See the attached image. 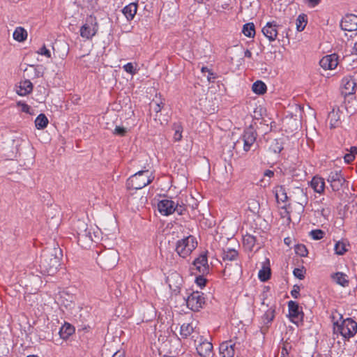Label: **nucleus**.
<instances>
[{
  "label": "nucleus",
  "instance_id": "60",
  "mask_svg": "<svg viewBox=\"0 0 357 357\" xmlns=\"http://www.w3.org/2000/svg\"><path fill=\"white\" fill-rule=\"evenodd\" d=\"M244 56L248 58L252 57V52L249 50H246L244 53Z\"/></svg>",
  "mask_w": 357,
  "mask_h": 357
},
{
  "label": "nucleus",
  "instance_id": "64",
  "mask_svg": "<svg viewBox=\"0 0 357 357\" xmlns=\"http://www.w3.org/2000/svg\"><path fill=\"white\" fill-rule=\"evenodd\" d=\"M353 77H356V86H357V70L355 71L354 75H352Z\"/></svg>",
  "mask_w": 357,
  "mask_h": 357
},
{
  "label": "nucleus",
  "instance_id": "20",
  "mask_svg": "<svg viewBox=\"0 0 357 357\" xmlns=\"http://www.w3.org/2000/svg\"><path fill=\"white\" fill-rule=\"evenodd\" d=\"M235 343L231 340L225 341L220 344L219 350L222 357H233L235 354Z\"/></svg>",
  "mask_w": 357,
  "mask_h": 357
},
{
  "label": "nucleus",
  "instance_id": "43",
  "mask_svg": "<svg viewBox=\"0 0 357 357\" xmlns=\"http://www.w3.org/2000/svg\"><path fill=\"white\" fill-rule=\"evenodd\" d=\"M17 106L21 108V111L22 112H24V113L29 114H32L31 108L26 103L22 102V101H19L17 102Z\"/></svg>",
  "mask_w": 357,
  "mask_h": 357
},
{
  "label": "nucleus",
  "instance_id": "4",
  "mask_svg": "<svg viewBox=\"0 0 357 357\" xmlns=\"http://www.w3.org/2000/svg\"><path fill=\"white\" fill-rule=\"evenodd\" d=\"M98 22L93 15H89L86 18L85 22L79 29L82 38L86 40H91L98 33Z\"/></svg>",
  "mask_w": 357,
  "mask_h": 357
},
{
  "label": "nucleus",
  "instance_id": "18",
  "mask_svg": "<svg viewBox=\"0 0 357 357\" xmlns=\"http://www.w3.org/2000/svg\"><path fill=\"white\" fill-rule=\"evenodd\" d=\"M294 201L303 207H304L308 202V197L306 190L300 187H296L294 189L291 195Z\"/></svg>",
  "mask_w": 357,
  "mask_h": 357
},
{
  "label": "nucleus",
  "instance_id": "40",
  "mask_svg": "<svg viewBox=\"0 0 357 357\" xmlns=\"http://www.w3.org/2000/svg\"><path fill=\"white\" fill-rule=\"evenodd\" d=\"M282 149V143L278 139H274L270 146V150L275 153H279Z\"/></svg>",
  "mask_w": 357,
  "mask_h": 357
},
{
  "label": "nucleus",
  "instance_id": "46",
  "mask_svg": "<svg viewBox=\"0 0 357 357\" xmlns=\"http://www.w3.org/2000/svg\"><path fill=\"white\" fill-rule=\"evenodd\" d=\"M305 273V271L303 268H295L293 271L294 275L300 280H302L304 278Z\"/></svg>",
  "mask_w": 357,
  "mask_h": 357
},
{
  "label": "nucleus",
  "instance_id": "17",
  "mask_svg": "<svg viewBox=\"0 0 357 357\" xmlns=\"http://www.w3.org/2000/svg\"><path fill=\"white\" fill-rule=\"evenodd\" d=\"M174 202L162 199L158 202V211L163 215H169L175 212Z\"/></svg>",
  "mask_w": 357,
  "mask_h": 357
},
{
  "label": "nucleus",
  "instance_id": "14",
  "mask_svg": "<svg viewBox=\"0 0 357 357\" xmlns=\"http://www.w3.org/2000/svg\"><path fill=\"white\" fill-rule=\"evenodd\" d=\"M319 64L324 70H333L338 65V56L335 54L326 55L320 60Z\"/></svg>",
  "mask_w": 357,
  "mask_h": 357
},
{
  "label": "nucleus",
  "instance_id": "51",
  "mask_svg": "<svg viewBox=\"0 0 357 357\" xmlns=\"http://www.w3.org/2000/svg\"><path fill=\"white\" fill-rule=\"evenodd\" d=\"M355 157L356 156L354 155H353V153H346L344 156V162L347 164H349L352 161H354V160L355 159Z\"/></svg>",
  "mask_w": 357,
  "mask_h": 357
},
{
  "label": "nucleus",
  "instance_id": "19",
  "mask_svg": "<svg viewBox=\"0 0 357 357\" xmlns=\"http://www.w3.org/2000/svg\"><path fill=\"white\" fill-rule=\"evenodd\" d=\"M196 349L197 353L201 356L208 357L213 353V344L207 340H202L201 338Z\"/></svg>",
  "mask_w": 357,
  "mask_h": 357
},
{
  "label": "nucleus",
  "instance_id": "37",
  "mask_svg": "<svg viewBox=\"0 0 357 357\" xmlns=\"http://www.w3.org/2000/svg\"><path fill=\"white\" fill-rule=\"evenodd\" d=\"M271 276V269L268 267H263L258 273V277L262 282H265L269 279Z\"/></svg>",
  "mask_w": 357,
  "mask_h": 357
},
{
  "label": "nucleus",
  "instance_id": "35",
  "mask_svg": "<svg viewBox=\"0 0 357 357\" xmlns=\"http://www.w3.org/2000/svg\"><path fill=\"white\" fill-rule=\"evenodd\" d=\"M173 130L174 132L173 138L175 142H179L182 139L183 127L179 123L173 125Z\"/></svg>",
  "mask_w": 357,
  "mask_h": 357
},
{
  "label": "nucleus",
  "instance_id": "22",
  "mask_svg": "<svg viewBox=\"0 0 357 357\" xmlns=\"http://www.w3.org/2000/svg\"><path fill=\"white\" fill-rule=\"evenodd\" d=\"M33 91V84L28 80L21 81L17 87V93L21 96H26L31 93Z\"/></svg>",
  "mask_w": 357,
  "mask_h": 357
},
{
  "label": "nucleus",
  "instance_id": "38",
  "mask_svg": "<svg viewBox=\"0 0 357 357\" xmlns=\"http://www.w3.org/2000/svg\"><path fill=\"white\" fill-rule=\"evenodd\" d=\"M137 63H128L127 64L124 65L123 66V70L130 74V75H135L137 71H138V68H137Z\"/></svg>",
  "mask_w": 357,
  "mask_h": 357
},
{
  "label": "nucleus",
  "instance_id": "3",
  "mask_svg": "<svg viewBox=\"0 0 357 357\" xmlns=\"http://www.w3.org/2000/svg\"><path fill=\"white\" fill-rule=\"evenodd\" d=\"M197 246V242L195 237L190 235L177 241L176 251L180 257L185 258L191 254Z\"/></svg>",
  "mask_w": 357,
  "mask_h": 357
},
{
  "label": "nucleus",
  "instance_id": "55",
  "mask_svg": "<svg viewBox=\"0 0 357 357\" xmlns=\"http://www.w3.org/2000/svg\"><path fill=\"white\" fill-rule=\"evenodd\" d=\"M305 1L307 3L308 6L312 8L315 7L321 2V0H305Z\"/></svg>",
  "mask_w": 357,
  "mask_h": 357
},
{
  "label": "nucleus",
  "instance_id": "45",
  "mask_svg": "<svg viewBox=\"0 0 357 357\" xmlns=\"http://www.w3.org/2000/svg\"><path fill=\"white\" fill-rule=\"evenodd\" d=\"M169 345H170V343L168 341H165L162 344L161 347L158 349L159 351L158 354L160 356V357H173V356H168L166 354H162V349L163 350V351H165V348L169 347Z\"/></svg>",
  "mask_w": 357,
  "mask_h": 357
},
{
  "label": "nucleus",
  "instance_id": "42",
  "mask_svg": "<svg viewBox=\"0 0 357 357\" xmlns=\"http://www.w3.org/2000/svg\"><path fill=\"white\" fill-rule=\"evenodd\" d=\"M295 252L301 257H305L307 255V250L304 245H296L295 246Z\"/></svg>",
  "mask_w": 357,
  "mask_h": 357
},
{
  "label": "nucleus",
  "instance_id": "1",
  "mask_svg": "<svg viewBox=\"0 0 357 357\" xmlns=\"http://www.w3.org/2000/svg\"><path fill=\"white\" fill-rule=\"evenodd\" d=\"M333 331L341 335L344 338L349 339L357 333V323L351 318L337 321L333 323Z\"/></svg>",
  "mask_w": 357,
  "mask_h": 357
},
{
  "label": "nucleus",
  "instance_id": "33",
  "mask_svg": "<svg viewBox=\"0 0 357 357\" xmlns=\"http://www.w3.org/2000/svg\"><path fill=\"white\" fill-rule=\"evenodd\" d=\"M307 24V16L305 14L299 15L296 20V29L302 31Z\"/></svg>",
  "mask_w": 357,
  "mask_h": 357
},
{
  "label": "nucleus",
  "instance_id": "2",
  "mask_svg": "<svg viewBox=\"0 0 357 357\" xmlns=\"http://www.w3.org/2000/svg\"><path fill=\"white\" fill-rule=\"evenodd\" d=\"M154 177H151L148 170L139 171L131 176L126 182L127 188L129 190L142 189L149 184Z\"/></svg>",
  "mask_w": 357,
  "mask_h": 357
},
{
  "label": "nucleus",
  "instance_id": "10",
  "mask_svg": "<svg viewBox=\"0 0 357 357\" xmlns=\"http://www.w3.org/2000/svg\"><path fill=\"white\" fill-rule=\"evenodd\" d=\"M166 282L173 293L177 294L183 284V278L179 273L176 271L171 272L166 277Z\"/></svg>",
  "mask_w": 357,
  "mask_h": 357
},
{
  "label": "nucleus",
  "instance_id": "8",
  "mask_svg": "<svg viewBox=\"0 0 357 357\" xmlns=\"http://www.w3.org/2000/svg\"><path fill=\"white\" fill-rule=\"evenodd\" d=\"M187 306L193 311H198L205 303L203 294L199 291H193L185 300Z\"/></svg>",
  "mask_w": 357,
  "mask_h": 357
},
{
  "label": "nucleus",
  "instance_id": "9",
  "mask_svg": "<svg viewBox=\"0 0 357 357\" xmlns=\"http://www.w3.org/2000/svg\"><path fill=\"white\" fill-rule=\"evenodd\" d=\"M268 309L261 317V332L265 334L270 326V324L275 318V306L273 304H267Z\"/></svg>",
  "mask_w": 357,
  "mask_h": 357
},
{
  "label": "nucleus",
  "instance_id": "32",
  "mask_svg": "<svg viewBox=\"0 0 357 357\" xmlns=\"http://www.w3.org/2000/svg\"><path fill=\"white\" fill-rule=\"evenodd\" d=\"M238 256V252L234 249H227L224 250L222 252V259L224 261H233L236 259Z\"/></svg>",
  "mask_w": 357,
  "mask_h": 357
},
{
  "label": "nucleus",
  "instance_id": "56",
  "mask_svg": "<svg viewBox=\"0 0 357 357\" xmlns=\"http://www.w3.org/2000/svg\"><path fill=\"white\" fill-rule=\"evenodd\" d=\"M244 241H247L248 243L250 244L251 246L254 245L255 239L252 236H248L246 238H244Z\"/></svg>",
  "mask_w": 357,
  "mask_h": 357
},
{
  "label": "nucleus",
  "instance_id": "48",
  "mask_svg": "<svg viewBox=\"0 0 357 357\" xmlns=\"http://www.w3.org/2000/svg\"><path fill=\"white\" fill-rule=\"evenodd\" d=\"M38 54H41V55H44L47 58H50L51 57V53H50V51L47 49V47H45V45H43L38 51Z\"/></svg>",
  "mask_w": 357,
  "mask_h": 357
},
{
  "label": "nucleus",
  "instance_id": "30",
  "mask_svg": "<svg viewBox=\"0 0 357 357\" xmlns=\"http://www.w3.org/2000/svg\"><path fill=\"white\" fill-rule=\"evenodd\" d=\"M49 121L44 114H39L35 120V126L38 130L45 128L48 125Z\"/></svg>",
  "mask_w": 357,
  "mask_h": 357
},
{
  "label": "nucleus",
  "instance_id": "52",
  "mask_svg": "<svg viewBox=\"0 0 357 357\" xmlns=\"http://www.w3.org/2000/svg\"><path fill=\"white\" fill-rule=\"evenodd\" d=\"M208 75H206V79L209 82H214L216 76L214 75V73L210 70H208Z\"/></svg>",
  "mask_w": 357,
  "mask_h": 357
},
{
  "label": "nucleus",
  "instance_id": "24",
  "mask_svg": "<svg viewBox=\"0 0 357 357\" xmlns=\"http://www.w3.org/2000/svg\"><path fill=\"white\" fill-rule=\"evenodd\" d=\"M349 243L347 240L337 241L334 245L335 253L337 255H343L348 251Z\"/></svg>",
  "mask_w": 357,
  "mask_h": 357
},
{
  "label": "nucleus",
  "instance_id": "26",
  "mask_svg": "<svg viewBox=\"0 0 357 357\" xmlns=\"http://www.w3.org/2000/svg\"><path fill=\"white\" fill-rule=\"evenodd\" d=\"M137 4L135 3H130L123 8L122 12L128 20H132L137 13Z\"/></svg>",
  "mask_w": 357,
  "mask_h": 357
},
{
  "label": "nucleus",
  "instance_id": "63",
  "mask_svg": "<svg viewBox=\"0 0 357 357\" xmlns=\"http://www.w3.org/2000/svg\"><path fill=\"white\" fill-rule=\"evenodd\" d=\"M284 243H285V244H287V245H289V243H290V238H284Z\"/></svg>",
  "mask_w": 357,
  "mask_h": 357
},
{
  "label": "nucleus",
  "instance_id": "25",
  "mask_svg": "<svg viewBox=\"0 0 357 357\" xmlns=\"http://www.w3.org/2000/svg\"><path fill=\"white\" fill-rule=\"evenodd\" d=\"M75 333V328L69 323H65L59 331V335L63 340H68Z\"/></svg>",
  "mask_w": 357,
  "mask_h": 357
},
{
  "label": "nucleus",
  "instance_id": "36",
  "mask_svg": "<svg viewBox=\"0 0 357 357\" xmlns=\"http://www.w3.org/2000/svg\"><path fill=\"white\" fill-rule=\"evenodd\" d=\"M194 331L192 324H183L181 326L180 334L183 337H188Z\"/></svg>",
  "mask_w": 357,
  "mask_h": 357
},
{
  "label": "nucleus",
  "instance_id": "54",
  "mask_svg": "<svg viewBox=\"0 0 357 357\" xmlns=\"http://www.w3.org/2000/svg\"><path fill=\"white\" fill-rule=\"evenodd\" d=\"M289 349L287 344H284L281 350V357H288Z\"/></svg>",
  "mask_w": 357,
  "mask_h": 357
},
{
  "label": "nucleus",
  "instance_id": "27",
  "mask_svg": "<svg viewBox=\"0 0 357 357\" xmlns=\"http://www.w3.org/2000/svg\"><path fill=\"white\" fill-rule=\"evenodd\" d=\"M331 277L337 284L342 287H347L349 284L348 277L345 273L337 272L333 274Z\"/></svg>",
  "mask_w": 357,
  "mask_h": 357
},
{
  "label": "nucleus",
  "instance_id": "39",
  "mask_svg": "<svg viewBox=\"0 0 357 357\" xmlns=\"http://www.w3.org/2000/svg\"><path fill=\"white\" fill-rule=\"evenodd\" d=\"M275 197L279 200H281L282 202L287 201V195L284 191V189L282 186H278L275 189Z\"/></svg>",
  "mask_w": 357,
  "mask_h": 357
},
{
  "label": "nucleus",
  "instance_id": "5",
  "mask_svg": "<svg viewBox=\"0 0 357 357\" xmlns=\"http://www.w3.org/2000/svg\"><path fill=\"white\" fill-rule=\"evenodd\" d=\"M257 139V133L253 128L250 127L244 130L242 136L236 141L234 146L236 147L243 146V150L248 152L254 145Z\"/></svg>",
  "mask_w": 357,
  "mask_h": 357
},
{
  "label": "nucleus",
  "instance_id": "23",
  "mask_svg": "<svg viewBox=\"0 0 357 357\" xmlns=\"http://www.w3.org/2000/svg\"><path fill=\"white\" fill-rule=\"evenodd\" d=\"M161 112L160 116H163L162 119L160 118V124L167 125L171 116L170 109L161 102L160 103H158V112Z\"/></svg>",
  "mask_w": 357,
  "mask_h": 357
},
{
  "label": "nucleus",
  "instance_id": "12",
  "mask_svg": "<svg viewBox=\"0 0 357 357\" xmlns=\"http://www.w3.org/2000/svg\"><path fill=\"white\" fill-rule=\"evenodd\" d=\"M288 308L289 317L291 321L296 324H298L299 322L303 321V312L296 302L293 301H289Z\"/></svg>",
  "mask_w": 357,
  "mask_h": 357
},
{
  "label": "nucleus",
  "instance_id": "58",
  "mask_svg": "<svg viewBox=\"0 0 357 357\" xmlns=\"http://www.w3.org/2000/svg\"><path fill=\"white\" fill-rule=\"evenodd\" d=\"M112 357H125V354L123 351H118L112 356Z\"/></svg>",
  "mask_w": 357,
  "mask_h": 357
},
{
  "label": "nucleus",
  "instance_id": "34",
  "mask_svg": "<svg viewBox=\"0 0 357 357\" xmlns=\"http://www.w3.org/2000/svg\"><path fill=\"white\" fill-rule=\"evenodd\" d=\"M243 34L249 38H252L255 35V25L253 23H247L243 27Z\"/></svg>",
  "mask_w": 357,
  "mask_h": 357
},
{
  "label": "nucleus",
  "instance_id": "62",
  "mask_svg": "<svg viewBox=\"0 0 357 357\" xmlns=\"http://www.w3.org/2000/svg\"><path fill=\"white\" fill-rule=\"evenodd\" d=\"M353 53L357 55V42L354 44L353 47Z\"/></svg>",
  "mask_w": 357,
  "mask_h": 357
},
{
  "label": "nucleus",
  "instance_id": "49",
  "mask_svg": "<svg viewBox=\"0 0 357 357\" xmlns=\"http://www.w3.org/2000/svg\"><path fill=\"white\" fill-rule=\"evenodd\" d=\"M126 133V129L123 127L116 126L114 129V134L124 136Z\"/></svg>",
  "mask_w": 357,
  "mask_h": 357
},
{
  "label": "nucleus",
  "instance_id": "7",
  "mask_svg": "<svg viewBox=\"0 0 357 357\" xmlns=\"http://www.w3.org/2000/svg\"><path fill=\"white\" fill-rule=\"evenodd\" d=\"M326 180L330 183L332 190L335 192L339 191L345 182V179L340 170L331 171L328 174Z\"/></svg>",
  "mask_w": 357,
  "mask_h": 357
},
{
  "label": "nucleus",
  "instance_id": "50",
  "mask_svg": "<svg viewBox=\"0 0 357 357\" xmlns=\"http://www.w3.org/2000/svg\"><path fill=\"white\" fill-rule=\"evenodd\" d=\"M174 207L176 208L175 211L177 212V213L178 215H183L186 210L184 205H181L178 203L177 204L174 203Z\"/></svg>",
  "mask_w": 357,
  "mask_h": 357
},
{
  "label": "nucleus",
  "instance_id": "11",
  "mask_svg": "<svg viewBox=\"0 0 357 357\" xmlns=\"http://www.w3.org/2000/svg\"><path fill=\"white\" fill-rule=\"evenodd\" d=\"M192 265L199 274L206 275L210 271V266L208 263L206 252H202L197 258H196L194 260Z\"/></svg>",
  "mask_w": 357,
  "mask_h": 357
},
{
  "label": "nucleus",
  "instance_id": "28",
  "mask_svg": "<svg viewBox=\"0 0 357 357\" xmlns=\"http://www.w3.org/2000/svg\"><path fill=\"white\" fill-rule=\"evenodd\" d=\"M252 90L257 95H263L266 92L267 87L264 82L257 80L253 83Z\"/></svg>",
  "mask_w": 357,
  "mask_h": 357
},
{
  "label": "nucleus",
  "instance_id": "41",
  "mask_svg": "<svg viewBox=\"0 0 357 357\" xmlns=\"http://www.w3.org/2000/svg\"><path fill=\"white\" fill-rule=\"evenodd\" d=\"M325 232L321 229H314L310 232V236L314 240H321L324 237Z\"/></svg>",
  "mask_w": 357,
  "mask_h": 357
},
{
  "label": "nucleus",
  "instance_id": "6",
  "mask_svg": "<svg viewBox=\"0 0 357 357\" xmlns=\"http://www.w3.org/2000/svg\"><path fill=\"white\" fill-rule=\"evenodd\" d=\"M60 266L59 259L56 257H45L40 262V268L44 273L54 275L56 273Z\"/></svg>",
  "mask_w": 357,
  "mask_h": 357
},
{
  "label": "nucleus",
  "instance_id": "47",
  "mask_svg": "<svg viewBox=\"0 0 357 357\" xmlns=\"http://www.w3.org/2000/svg\"><path fill=\"white\" fill-rule=\"evenodd\" d=\"M204 275L200 274V275L197 276L195 280V282L197 284L202 288L206 285V280L204 277Z\"/></svg>",
  "mask_w": 357,
  "mask_h": 357
},
{
  "label": "nucleus",
  "instance_id": "53",
  "mask_svg": "<svg viewBox=\"0 0 357 357\" xmlns=\"http://www.w3.org/2000/svg\"><path fill=\"white\" fill-rule=\"evenodd\" d=\"M299 290H300L299 287L294 286V289L291 291V296L294 298H297L298 297V296H299Z\"/></svg>",
  "mask_w": 357,
  "mask_h": 357
},
{
  "label": "nucleus",
  "instance_id": "16",
  "mask_svg": "<svg viewBox=\"0 0 357 357\" xmlns=\"http://www.w3.org/2000/svg\"><path fill=\"white\" fill-rule=\"evenodd\" d=\"M356 87V77L352 76H346L342 80V93L345 96L351 95L355 93Z\"/></svg>",
  "mask_w": 357,
  "mask_h": 357
},
{
  "label": "nucleus",
  "instance_id": "44",
  "mask_svg": "<svg viewBox=\"0 0 357 357\" xmlns=\"http://www.w3.org/2000/svg\"><path fill=\"white\" fill-rule=\"evenodd\" d=\"M158 319L160 320L161 325L164 326V328H169L172 321V315L169 314L168 316L165 317V319H163V317L160 318V317H158Z\"/></svg>",
  "mask_w": 357,
  "mask_h": 357
},
{
  "label": "nucleus",
  "instance_id": "31",
  "mask_svg": "<svg viewBox=\"0 0 357 357\" xmlns=\"http://www.w3.org/2000/svg\"><path fill=\"white\" fill-rule=\"evenodd\" d=\"M27 38L26 31L21 27H17L13 32V38L18 42H23Z\"/></svg>",
  "mask_w": 357,
  "mask_h": 357
},
{
  "label": "nucleus",
  "instance_id": "13",
  "mask_svg": "<svg viewBox=\"0 0 357 357\" xmlns=\"http://www.w3.org/2000/svg\"><path fill=\"white\" fill-rule=\"evenodd\" d=\"M342 29L347 31H354L357 30V15L349 14L345 15L340 23Z\"/></svg>",
  "mask_w": 357,
  "mask_h": 357
},
{
  "label": "nucleus",
  "instance_id": "61",
  "mask_svg": "<svg viewBox=\"0 0 357 357\" xmlns=\"http://www.w3.org/2000/svg\"><path fill=\"white\" fill-rule=\"evenodd\" d=\"M208 70H210V69L205 66H202L201 68V71L202 73H208Z\"/></svg>",
  "mask_w": 357,
  "mask_h": 357
},
{
  "label": "nucleus",
  "instance_id": "15",
  "mask_svg": "<svg viewBox=\"0 0 357 357\" xmlns=\"http://www.w3.org/2000/svg\"><path fill=\"white\" fill-rule=\"evenodd\" d=\"M278 24L275 22H269L262 29L263 34L270 42L275 41L278 36Z\"/></svg>",
  "mask_w": 357,
  "mask_h": 357
},
{
  "label": "nucleus",
  "instance_id": "29",
  "mask_svg": "<svg viewBox=\"0 0 357 357\" xmlns=\"http://www.w3.org/2000/svg\"><path fill=\"white\" fill-rule=\"evenodd\" d=\"M328 121L331 128L337 127L340 121V115L338 111L333 109L331 112H329L328 115Z\"/></svg>",
  "mask_w": 357,
  "mask_h": 357
},
{
  "label": "nucleus",
  "instance_id": "21",
  "mask_svg": "<svg viewBox=\"0 0 357 357\" xmlns=\"http://www.w3.org/2000/svg\"><path fill=\"white\" fill-rule=\"evenodd\" d=\"M310 187L318 194H323L325 190L324 179L319 176H314L310 182Z\"/></svg>",
  "mask_w": 357,
  "mask_h": 357
},
{
  "label": "nucleus",
  "instance_id": "59",
  "mask_svg": "<svg viewBox=\"0 0 357 357\" xmlns=\"http://www.w3.org/2000/svg\"><path fill=\"white\" fill-rule=\"evenodd\" d=\"M349 153H353L356 156L357 154V147L356 146H351L349 149Z\"/></svg>",
  "mask_w": 357,
  "mask_h": 357
},
{
  "label": "nucleus",
  "instance_id": "57",
  "mask_svg": "<svg viewBox=\"0 0 357 357\" xmlns=\"http://www.w3.org/2000/svg\"><path fill=\"white\" fill-rule=\"evenodd\" d=\"M274 175V172L272 171V170H270V169H267L264 172V176H267L268 178H271L273 177Z\"/></svg>",
  "mask_w": 357,
  "mask_h": 357
}]
</instances>
